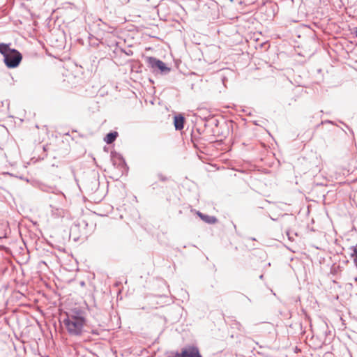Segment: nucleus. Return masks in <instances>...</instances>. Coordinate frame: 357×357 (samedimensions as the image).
Returning <instances> with one entry per match:
<instances>
[{"mask_svg": "<svg viewBox=\"0 0 357 357\" xmlns=\"http://www.w3.org/2000/svg\"><path fill=\"white\" fill-rule=\"evenodd\" d=\"M167 357H202L199 348L194 345H187L181 351H169Z\"/></svg>", "mask_w": 357, "mask_h": 357, "instance_id": "3", "label": "nucleus"}, {"mask_svg": "<svg viewBox=\"0 0 357 357\" xmlns=\"http://www.w3.org/2000/svg\"><path fill=\"white\" fill-rule=\"evenodd\" d=\"M119 134L116 131H112V132H109V133H107L105 138H104V141L108 144H110L112 143H113L116 139L117 138Z\"/></svg>", "mask_w": 357, "mask_h": 357, "instance_id": "8", "label": "nucleus"}, {"mask_svg": "<svg viewBox=\"0 0 357 357\" xmlns=\"http://www.w3.org/2000/svg\"><path fill=\"white\" fill-rule=\"evenodd\" d=\"M196 213L206 223L215 224L218 222V219L215 216L204 214L200 211H197Z\"/></svg>", "mask_w": 357, "mask_h": 357, "instance_id": "6", "label": "nucleus"}, {"mask_svg": "<svg viewBox=\"0 0 357 357\" xmlns=\"http://www.w3.org/2000/svg\"><path fill=\"white\" fill-rule=\"evenodd\" d=\"M230 1H233V0H230Z\"/></svg>", "mask_w": 357, "mask_h": 357, "instance_id": "19", "label": "nucleus"}, {"mask_svg": "<svg viewBox=\"0 0 357 357\" xmlns=\"http://www.w3.org/2000/svg\"><path fill=\"white\" fill-rule=\"evenodd\" d=\"M148 66L152 69L153 73H160L161 75H167L171 68L168 67L162 61L155 57L149 56L146 58Z\"/></svg>", "mask_w": 357, "mask_h": 357, "instance_id": "4", "label": "nucleus"}, {"mask_svg": "<svg viewBox=\"0 0 357 357\" xmlns=\"http://www.w3.org/2000/svg\"><path fill=\"white\" fill-rule=\"evenodd\" d=\"M349 250L351 251L350 253V257L353 259L354 264L357 269V244L356 245L351 246Z\"/></svg>", "mask_w": 357, "mask_h": 357, "instance_id": "9", "label": "nucleus"}, {"mask_svg": "<svg viewBox=\"0 0 357 357\" xmlns=\"http://www.w3.org/2000/svg\"><path fill=\"white\" fill-rule=\"evenodd\" d=\"M63 323L70 336H81L86 331L84 327L88 326L85 312L79 308L72 309L67 312Z\"/></svg>", "mask_w": 357, "mask_h": 357, "instance_id": "1", "label": "nucleus"}, {"mask_svg": "<svg viewBox=\"0 0 357 357\" xmlns=\"http://www.w3.org/2000/svg\"><path fill=\"white\" fill-rule=\"evenodd\" d=\"M158 177L161 181H167L168 178L161 173L158 174Z\"/></svg>", "mask_w": 357, "mask_h": 357, "instance_id": "10", "label": "nucleus"}, {"mask_svg": "<svg viewBox=\"0 0 357 357\" xmlns=\"http://www.w3.org/2000/svg\"><path fill=\"white\" fill-rule=\"evenodd\" d=\"M185 118L181 115H176L174 118V124L176 130H181L184 128Z\"/></svg>", "mask_w": 357, "mask_h": 357, "instance_id": "7", "label": "nucleus"}, {"mask_svg": "<svg viewBox=\"0 0 357 357\" xmlns=\"http://www.w3.org/2000/svg\"><path fill=\"white\" fill-rule=\"evenodd\" d=\"M111 160L114 165H116L117 162H119L118 165L119 166L123 167L126 165V161L123 159V156L121 154L116 153V151L111 152Z\"/></svg>", "mask_w": 357, "mask_h": 357, "instance_id": "5", "label": "nucleus"}, {"mask_svg": "<svg viewBox=\"0 0 357 357\" xmlns=\"http://www.w3.org/2000/svg\"><path fill=\"white\" fill-rule=\"evenodd\" d=\"M271 219L274 221L277 220L276 219H275V218H271Z\"/></svg>", "mask_w": 357, "mask_h": 357, "instance_id": "17", "label": "nucleus"}, {"mask_svg": "<svg viewBox=\"0 0 357 357\" xmlns=\"http://www.w3.org/2000/svg\"><path fill=\"white\" fill-rule=\"evenodd\" d=\"M236 328L239 331H242L243 330V327H242V326H241V324L240 323H236Z\"/></svg>", "mask_w": 357, "mask_h": 357, "instance_id": "13", "label": "nucleus"}, {"mask_svg": "<svg viewBox=\"0 0 357 357\" xmlns=\"http://www.w3.org/2000/svg\"><path fill=\"white\" fill-rule=\"evenodd\" d=\"M259 278H260V279H262V278H263V275H261L259 276Z\"/></svg>", "mask_w": 357, "mask_h": 357, "instance_id": "16", "label": "nucleus"}, {"mask_svg": "<svg viewBox=\"0 0 357 357\" xmlns=\"http://www.w3.org/2000/svg\"><path fill=\"white\" fill-rule=\"evenodd\" d=\"M10 44L0 43V53L3 56V61L5 65L8 68H17L22 59V54L15 49H12L10 47Z\"/></svg>", "mask_w": 357, "mask_h": 357, "instance_id": "2", "label": "nucleus"}, {"mask_svg": "<svg viewBox=\"0 0 357 357\" xmlns=\"http://www.w3.org/2000/svg\"><path fill=\"white\" fill-rule=\"evenodd\" d=\"M287 235L288 236V238L290 240V241H294V238L293 237L291 236V232L289 231H287Z\"/></svg>", "mask_w": 357, "mask_h": 357, "instance_id": "12", "label": "nucleus"}, {"mask_svg": "<svg viewBox=\"0 0 357 357\" xmlns=\"http://www.w3.org/2000/svg\"><path fill=\"white\" fill-rule=\"evenodd\" d=\"M267 266H271V263H268V264H267Z\"/></svg>", "mask_w": 357, "mask_h": 357, "instance_id": "18", "label": "nucleus"}, {"mask_svg": "<svg viewBox=\"0 0 357 357\" xmlns=\"http://www.w3.org/2000/svg\"><path fill=\"white\" fill-rule=\"evenodd\" d=\"M91 333L93 334V335H99L100 333V330L97 329V328H91Z\"/></svg>", "mask_w": 357, "mask_h": 357, "instance_id": "11", "label": "nucleus"}, {"mask_svg": "<svg viewBox=\"0 0 357 357\" xmlns=\"http://www.w3.org/2000/svg\"><path fill=\"white\" fill-rule=\"evenodd\" d=\"M333 123V122L331 121H329V120H327V121H322L321 123L324 124V123Z\"/></svg>", "mask_w": 357, "mask_h": 357, "instance_id": "14", "label": "nucleus"}, {"mask_svg": "<svg viewBox=\"0 0 357 357\" xmlns=\"http://www.w3.org/2000/svg\"><path fill=\"white\" fill-rule=\"evenodd\" d=\"M54 211H62V210H60V209H55V210H53Z\"/></svg>", "mask_w": 357, "mask_h": 357, "instance_id": "15", "label": "nucleus"}]
</instances>
